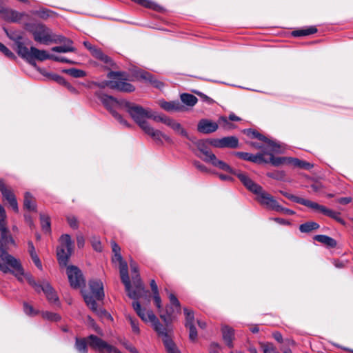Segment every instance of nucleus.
<instances>
[{
  "label": "nucleus",
  "instance_id": "obj_1",
  "mask_svg": "<svg viewBox=\"0 0 353 353\" xmlns=\"http://www.w3.org/2000/svg\"><path fill=\"white\" fill-rule=\"evenodd\" d=\"M123 108L130 115L134 122L144 131L145 134L151 137L155 141L163 143L162 139L168 143L172 142L170 137L159 130H156L149 125L145 119L152 117V112L149 108H144L141 105L128 101L121 102Z\"/></svg>",
  "mask_w": 353,
  "mask_h": 353
},
{
  "label": "nucleus",
  "instance_id": "obj_2",
  "mask_svg": "<svg viewBox=\"0 0 353 353\" xmlns=\"http://www.w3.org/2000/svg\"><path fill=\"white\" fill-rule=\"evenodd\" d=\"M10 245H16L8 227L0 228V270L4 273L11 271L21 280L23 270L20 261L7 252Z\"/></svg>",
  "mask_w": 353,
  "mask_h": 353
},
{
  "label": "nucleus",
  "instance_id": "obj_3",
  "mask_svg": "<svg viewBox=\"0 0 353 353\" xmlns=\"http://www.w3.org/2000/svg\"><path fill=\"white\" fill-rule=\"evenodd\" d=\"M237 177L248 190L257 195V201L262 205L272 210H275L278 208L279 203L274 198L264 191L261 185L254 183L247 174L239 173Z\"/></svg>",
  "mask_w": 353,
  "mask_h": 353
},
{
  "label": "nucleus",
  "instance_id": "obj_4",
  "mask_svg": "<svg viewBox=\"0 0 353 353\" xmlns=\"http://www.w3.org/2000/svg\"><path fill=\"white\" fill-rule=\"evenodd\" d=\"M89 288L92 294H85L84 300L87 305L94 312L99 315L104 314H107L105 311L98 309L97 300H102L104 297L103 285L101 280L93 279L89 282Z\"/></svg>",
  "mask_w": 353,
  "mask_h": 353
},
{
  "label": "nucleus",
  "instance_id": "obj_5",
  "mask_svg": "<svg viewBox=\"0 0 353 353\" xmlns=\"http://www.w3.org/2000/svg\"><path fill=\"white\" fill-rule=\"evenodd\" d=\"M35 41L42 44L59 43L64 39L62 36L53 34L52 31L43 24H37L32 29Z\"/></svg>",
  "mask_w": 353,
  "mask_h": 353
},
{
  "label": "nucleus",
  "instance_id": "obj_6",
  "mask_svg": "<svg viewBox=\"0 0 353 353\" xmlns=\"http://www.w3.org/2000/svg\"><path fill=\"white\" fill-rule=\"evenodd\" d=\"M108 77L111 80L107 81L105 85L111 89L124 92H132L135 90L134 85L126 82L128 78L125 73L111 71L108 73Z\"/></svg>",
  "mask_w": 353,
  "mask_h": 353
},
{
  "label": "nucleus",
  "instance_id": "obj_7",
  "mask_svg": "<svg viewBox=\"0 0 353 353\" xmlns=\"http://www.w3.org/2000/svg\"><path fill=\"white\" fill-rule=\"evenodd\" d=\"M96 95L103 103V105L105 107V108L109 110L112 114V112H116L114 110L115 107L119 106L121 108H123V105L121 104V102L126 101L125 99L119 100L112 96H109L102 92H97Z\"/></svg>",
  "mask_w": 353,
  "mask_h": 353
},
{
  "label": "nucleus",
  "instance_id": "obj_8",
  "mask_svg": "<svg viewBox=\"0 0 353 353\" xmlns=\"http://www.w3.org/2000/svg\"><path fill=\"white\" fill-rule=\"evenodd\" d=\"M130 267L132 274V282L134 287V290L132 288V292H135L137 297L134 299H138L144 294V287L141 282L137 264L134 262H131Z\"/></svg>",
  "mask_w": 353,
  "mask_h": 353
},
{
  "label": "nucleus",
  "instance_id": "obj_9",
  "mask_svg": "<svg viewBox=\"0 0 353 353\" xmlns=\"http://www.w3.org/2000/svg\"><path fill=\"white\" fill-rule=\"evenodd\" d=\"M119 263V272L121 275V279L125 285V291L131 299H135L137 295L135 292H132V285L128 276V264L123 260Z\"/></svg>",
  "mask_w": 353,
  "mask_h": 353
},
{
  "label": "nucleus",
  "instance_id": "obj_10",
  "mask_svg": "<svg viewBox=\"0 0 353 353\" xmlns=\"http://www.w3.org/2000/svg\"><path fill=\"white\" fill-rule=\"evenodd\" d=\"M148 317L150 319V323H152L154 330L157 332L159 336L162 337L163 341H164V339L171 337L170 330L168 325L165 324V325H163L160 323L153 312H150Z\"/></svg>",
  "mask_w": 353,
  "mask_h": 353
},
{
  "label": "nucleus",
  "instance_id": "obj_11",
  "mask_svg": "<svg viewBox=\"0 0 353 353\" xmlns=\"http://www.w3.org/2000/svg\"><path fill=\"white\" fill-rule=\"evenodd\" d=\"M83 46L90 52L92 57H94L95 59L101 61L108 65L112 66L113 65V61L111 58L104 54L100 48L92 46L88 41H84Z\"/></svg>",
  "mask_w": 353,
  "mask_h": 353
},
{
  "label": "nucleus",
  "instance_id": "obj_12",
  "mask_svg": "<svg viewBox=\"0 0 353 353\" xmlns=\"http://www.w3.org/2000/svg\"><path fill=\"white\" fill-rule=\"evenodd\" d=\"M67 274L70 285L74 288H78L83 283V279L80 270L74 265L68 266Z\"/></svg>",
  "mask_w": 353,
  "mask_h": 353
},
{
  "label": "nucleus",
  "instance_id": "obj_13",
  "mask_svg": "<svg viewBox=\"0 0 353 353\" xmlns=\"http://www.w3.org/2000/svg\"><path fill=\"white\" fill-rule=\"evenodd\" d=\"M134 76L137 79H141L145 82L150 83L152 86L161 89L163 86V83L157 79L152 74L148 72L138 70L134 73Z\"/></svg>",
  "mask_w": 353,
  "mask_h": 353
},
{
  "label": "nucleus",
  "instance_id": "obj_14",
  "mask_svg": "<svg viewBox=\"0 0 353 353\" xmlns=\"http://www.w3.org/2000/svg\"><path fill=\"white\" fill-rule=\"evenodd\" d=\"M310 208L316 211L320 212L324 215H326L330 218H332L333 219L336 220L337 222L341 223L342 225L345 224L344 220L340 217V213L338 212H335L334 210L328 209L324 205H319V203L315 202H312Z\"/></svg>",
  "mask_w": 353,
  "mask_h": 353
},
{
  "label": "nucleus",
  "instance_id": "obj_15",
  "mask_svg": "<svg viewBox=\"0 0 353 353\" xmlns=\"http://www.w3.org/2000/svg\"><path fill=\"white\" fill-rule=\"evenodd\" d=\"M218 129V123L207 119H201L197 125V130L203 134H210Z\"/></svg>",
  "mask_w": 353,
  "mask_h": 353
},
{
  "label": "nucleus",
  "instance_id": "obj_16",
  "mask_svg": "<svg viewBox=\"0 0 353 353\" xmlns=\"http://www.w3.org/2000/svg\"><path fill=\"white\" fill-rule=\"evenodd\" d=\"M248 135L251 137L252 138H256L260 141L265 142L267 145V148L270 151L274 152H277L279 151V146L278 145L277 143L268 139L265 136L259 133L258 132L250 130L248 131Z\"/></svg>",
  "mask_w": 353,
  "mask_h": 353
},
{
  "label": "nucleus",
  "instance_id": "obj_17",
  "mask_svg": "<svg viewBox=\"0 0 353 353\" xmlns=\"http://www.w3.org/2000/svg\"><path fill=\"white\" fill-rule=\"evenodd\" d=\"M235 155L241 159L249 161L253 163H261L268 162L266 159L264 157L263 153H259L256 155H253L248 152H235Z\"/></svg>",
  "mask_w": 353,
  "mask_h": 353
},
{
  "label": "nucleus",
  "instance_id": "obj_18",
  "mask_svg": "<svg viewBox=\"0 0 353 353\" xmlns=\"http://www.w3.org/2000/svg\"><path fill=\"white\" fill-rule=\"evenodd\" d=\"M195 144L201 153L203 154V157L200 154H197V156L204 161L208 162L210 159H211V155L214 154L209 149L207 141L199 140L195 142Z\"/></svg>",
  "mask_w": 353,
  "mask_h": 353
},
{
  "label": "nucleus",
  "instance_id": "obj_19",
  "mask_svg": "<svg viewBox=\"0 0 353 353\" xmlns=\"http://www.w3.org/2000/svg\"><path fill=\"white\" fill-rule=\"evenodd\" d=\"M223 340L225 345L232 348L234 347L233 341L234 340V330L228 325H223L221 327Z\"/></svg>",
  "mask_w": 353,
  "mask_h": 353
},
{
  "label": "nucleus",
  "instance_id": "obj_20",
  "mask_svg": "<svg viewBox=\"0 0 353 353\" xmlns=\"http://www.w3.org/2000/svg\"><path fill=\"white\" fill-rule=\"evenodd\" d=\"M46 296L48 301L50 303L57 305L59 303V298L56 292L48 283H43L41 286V290Z\"/></svg>",
  "mask_w": 353,
  "mask_h": 353
},
{
  "label": "nucleus",
  "instance_id": "obj_21",
  "mask_svg": "<svg viewBox=\"0 0 353 353\" xmlns=\"http://www.w3.org/2000/svg\"><path fill=\"white\" fill-rule=\"evenodd\" d=\"M208 163H212L214 166L217 167L224 171H227L230 173L234 174L237 176L239 173H241V172H236L232 168H230L229 165L225 163V162L219 160L215 154L211 155V159H210Z\"/></svg>",
  "mask_w": 353,
  "mask_h": 353
},
{
  "label": "nucleus",
  "instance_id": "obj_22",
  "mask_svg": "<svg viewBox=\"0 0 353 353\" xmlns=\"http://www.w3.org/2000/svg\"><path fill=\"white\" fill-rule=\"evenodd\" d=\"M88 345L91 348L100 352L104 350V345H105V341L93 334L88 336Z\"/></svg>",
  "mask_w": 353,
  "mask_h": 353
},
{
  "label": "nucleus",
  "instance_id": "obj_23",
  "mask_svg": "<svg viewBox=\"0 0 353 353\" xmlns=\"http://www.w3.org/2000/svg\"><path fill=\"white\" fill-rule=\"evenodd\" d=\"M72 250H67L63 246H59L57 250V259L60 265L65 266Z\"/></svg>",
  "mask_w": 353,
  "mask_h": 353
},
{
  "label": "nucleus",
  "instance_id": "obj_24",
  "mask_svg": "<svg viewBox=\"0 0 353 353\" xmlns=\"http://www.w3.org/2000/svg\"><path fill=\"white\" fill-rule=\"evenodd\" d=\"M3 195V197L4 199H6L8 203L10 204V207L12 208V210L18 212L19 208H18V203L17 201V199L11 189H8L6 190H4L3 193H1Z\"/></svg>",
  "mask_w": 353,
  "mask_h": 353
},
{
  "label": "nucleus",
  "instance_id": "obj_25",
  "mask_svg": "<svg viewBox=\"0 0 353 353\" xmlns=\"http://www.w3.org/2000/svg\"><path fill=\"white\" fill-rule=\"evenodd\" d=\"M132 307L137 315L142 319V321L144 322H150L148 314L150 312H153L152 310H146L145 309H142L139 301H134L132 303Z\"/></svg>",
  "mask_w": 353,
  "mask_h": 353
},
{
  "label": "nucleus",
  "instance_id": "obj_26",
  "mask_svg": "<svg viewBox=\"0 0 353 353\" xmlns=\"http://www.w3.org/2000/svg\"><path fill=\"white\" fill-rule=\"evenodd\" d=\"M31 59H36L43 61L46 59H52V55L48 53L43 50H39L34 47H31Z\"/></svg>",
  "mask_w": 353,
  "mask_h": 353
},
{
  "label": "nucleus",
  "instance_id": "obj_27",
  "mask_svg": "<svg viewBox=\"0 0 353 353\" xmlns=\"http://www.w3.org/2000/svg\"><path fill=\"white\" fill-rule=\"evenodd\" d=\"M168 126L171 128L176 133L186 137L187 139H190L192 141H194V139L188 135V132L182 127V125L179 123L174 121V119H170L169 123H168Z\"/></svg>",
  "mask_w": 353,
  "mask_h": 353
},
{
  "label": "nucleus",
  "instance_id": "obj_28",
  "mask_svg": "<svg viewBox=\"0 0 353 353\" xmlns=\"http://www.w3.org/2000/svg\"><path fill=\"white\" fill-rule=\"evenodd\" d=\"M62 42H64L63 46L53 47L52 48V51L63 53L75 51V48L72 46V41L70 39H68L64 37L61 43Z\"/></svg>",
  "mask_w": 353,
  "mask_h": 353
},
{
  "label": "nucleus",
  "instance_id": "obj_29",
  "mask_svg": "<svg viewBox=\"0 0 353 353\" xmlns=\"http://www.w3.org/2000/svg\"><path fill=\"white\" fill-rule=\"evenodd\" d=\"M281 193L286 198L289 199L290 200L295 202V203H299V204H301V205H303L307 208H310L311 207L312 204V201L310 200H308V199H303L302 197H299V196H294L293 194H291L290 193H288V192H283V191H281Z\"/></svg>",
  "mask_w": 353,
  "mask_h": 353
},
{
  "label": "nucleus",
  "instance_id": "obj_30",
  "mask_svg": "<svg viewBox=\"0 0 353 353\" xmlns=\"http://www.w3.org/2000/svg\"><path fill=\"white\" fill-rule=\"evenodd\" d=\"M160 106L165 110L170 111H181L183 107L179 103L174 101H159Z\"/></svg>",
  "mask_w": 353,
  "mask_h": 353
},
{
  "label": "nucleus",
  "instance_id": "obj_31",
  "mask_svg": "<svg viewBox=\"0 0 353 353\" xmlns=\"http://www.w3.org/2000/svg\"><path fill=\"white\" fill-rule=\"evenodd\" d=\"M88 339L86 338H78L75 339V348L79 353H88Z\"/></svg>",
  "mask_w": 353,
  "mask_h": 353
},
{
  "label": "nucleus",
  "instance_id": "obj_32",
  "mask_svg": "<svg viewBox=\"0 0 353 353\" xmlns=\"http://www.w3.org/2000/svg\"><path fill=\"white\" fill-rule=\"evenodd\" d=\"M23 206L29 211L36 210L35 199L29 192H26L24 195Z\"/></svg>",
  "mask_w": 353,
  "mask_h": 353
},
{
  "label": "nucleus",
  "instance_id": "obj_33",
  "mask_svg": "<svg viewBox=\"0 0 353 353\" xmlns=\"http://www.w3.org/2000/svg\"><path fill=\"white\" fill-rule=\"evenodd\" d=\"M267 163H270L274 166H280L284 164L290 163V158L288 157H275L272 154H270V157L266 159Z\"/></svg>",
  "mask_w": 353,
  "mask_h": 353
},
{
  "label": "nucleus",
  "instance_id": "obj_34",
  "mask_svg": "<svg viewBox=\"0 0 353 353\" xmlns=\"http://www.w3.org/2000/svg\"><path fill=\"white\" fill-rule=\"evenodd\" d=\"M314 239L331 248L336 246V240L326 235H316Z\"/></svg>",
  "mask_w": 353,
  "mask_h": 353
},
{
  "label": "nucleus",
  "instance_id": "obj_35",
  "mask_svg": "<svg viewBox=\"0 0 353 353\" xmlns=\"http://www.w3.org/2000/svg\"><path fill=\"white\" fill-rule=\"evenodd\" d=\"M17 52L19 56L26 59H31V48L28 49L23 43L19 41H17Z\"/></svg>",
  "mask_w": 353,
  "mask_h": 353
},
{
  "label": "nucleus",
  "instance_id": "obj_36",
  "mask_svg": "<svg viewBox=\"0 0 353 353\" xmlns=\"http://www.w3.org/2000/svg\"><path fill=\"white\" fill-rule=\"evenodd\" d=\"M222 148H236L239 141L235 137H227L221 139Z\"/></svg>",
  "mask_w": 353,
  "mask_h": 353
},
{
  "label": "nucleus",
  "instance_id": "obj_37",
  "mask_svg": "<svg viewBox=\"0 0 353 353\" xmlns=\"http://www.w3.org/2000/svg\"><path fill=\"white\" fill-rule=\"evenodd\" d=\"M317 32V28L314 26H310L304 29H300L294 30L292 34L294 37H303L307 36L312 34H314Z\"/></svg>",
  "mask_w": 353,
  "mask_h": 353
},
{
  "label": "nucleus",
  "instance_id": "obj_38",
  "mask_svg": "<svg viewBox=\"0 0 353 353\" xmlns=\"http://www.w3.org/2000/svg\"><path fill=\"white\" fill-rule=\"evenodd\" d=\"M319 228V225L314 221H308L300 225L299 230L303 233H308L313 230H316Z\"/></svg>",
  "mask_w": 353,
  "mask_h": 353
},
{
  "label": "nucleus",
  "instance_id": "obj_39",
  "mask_svg": "<svg viewBox=\"0 0 353 353\" xmlns=\"http://www.w3.org/2000/svg\"><path fill=\"white\" fill-rule=\"evenodd\" d=\"M290 164H292L295 167H298V168H300L302 169L310 170L312 168H313L312 164H311L307 161H301L299 159L290 158Z\"/></svg>",
  "mask_w": 353,
  "mask_h": 353
},
{
  "label": "nucleus",
  "instance_id": "obj_40",
  "mask_svg": "<svg viewBox=\"0 0 353 353\" xmlns=\"http://www.w3.org/2000/svg\"><path fill=\"white\" fill-rule=\"evenodd\" d=\"M163 341L168 353H181L178 350L174 343L172 341L171 337L164 339V341Z\"/></svg>",
  "mask_w": 353,
  "mask_h": 353
},
{
  "label": "nucleus",
  "instance_id": "obj_41",
  "mask_svg": "<svg viewBox=\"0 0 353 353\" xmlns=\"http://www.w3.org/2000/svg\"><path fill=\"white\" fill-rule=\"evenodd\" d=\"M163 341L168 353H181L178 350L174 343L172 341L171 337L164 339V341Z\"/></svg>",
  "mask_w": 353,
  "mask_h": 353
},
{
  "label": "nucleus",
  "instance_id": "obj_42",
  "mask_svg": "<svg viewBox=\"0 0 353 353\" xmlns=\"http://www.w3.org/2000/svg\"><path fill=\"white\" fill-rule=\"evenodd\" d=\"M181 100L183 103L189 106H193L197 102V98L190 94H182L181 95Z\"/></svg>",
  "mask_w": 353,
  "mask_h": 353
},
{
  "label": "nucleus",
  "instance_id": "obj_43",
  "mask_svg": "<svg viewBox=\"0 0 353 353\" xmlns=\"http://www.w3.org/2000/svg\"><path fill=\"white\" fill-rule=\"evenodd\" d=\"M263 353H279L276 347L272 343H259Z\"/></svg>",
  "mask_w": 353,
  "mask_h": 353
},
{
  "label": "nucleus",
  "instance_id": "obj_44",
  "mask_svg": "<svg viewBox=\"0 0 353 353\" xmlns=\"http://www.w3.org/2000/svg\"><path fill=\"white\" fill-rule=\"evenodd\" d=\"M61 245L65 248L67 250H72V242L70 236L68 234H63L60 239Z\"/></svg>",
  "mask_w": 353,
  "mask_h": 353
},
{
  "label": "nucleus",
  "instance_id": "obj_45",
  "mask_svg": "<svg viewBox=\"0 0 353 353\" xmlns=\"http://www.w3.org/2000/svg\"><path fill=\"white\" fill-rule=\"evenodd\" d=\"M64 72L74 78H81L85 76V72L83 70L76 68L65 70Z\"/></svg>",
  "mask_w": 353,
  "mask_h": 353
},
{
  "label": "nucleus",
  "instance_id": "obj_46",
  "mask_svg": "<svg viewBox=\"0 0 353 353\" xmlns=\"http://www.w3.org/2000/svg\"><path fill=\"white\" fill-rule=\"evenodd\" d=\"M183 311H184V314L185 315V326H188L190 325H194V316L193 312L188 308H184Z\"/></svg>",
  "mask_w": 353,
  "mask_h": 353
},
{
  "label": "nucleus",
  "instance_id": "obj_47",
  "mask_svg": "<svg viewBox=\"0 0 353 353\" xmlns=\"http://www.w3.org/2000/svg\"><path fill=\"white\" fill-rule=\"evenodd\" d=\"M40 219L42 229L46 232H49L50 229V218L45 214H41Z\"/></svg>",
  "mask_w": 353,
  "mask_h": 353
},
{
  "label": "nucleus",
  "instance_id": "obj_48",
  "mask_svg": "<svg viewBox=\"0 0 353 353\" xmlns=\"http://www.w3.org/2000/svg\"><path fill=\"white\" fill-rule=\"evenodd\" d=\"M218 125L219 124L225 130H230L234 128V124L231 123L225 117H221L218 121Z\"/></svg>",
  "mask_w": 353,
  "mask_h": 353
},
{
  "label": "nucleus",
  "instance_id": "obj_49",
  "mask_svg": "<svg viewBox=\"0 0 353 353\" xmlns=\"http://www.w3.org/2000/svg\"><path fill=\"white\" fill-rule=\"evenodd\" d=\"M42 316L43 318L51 321H58L61 319L60 316L57 313L50 312H43L42 313Z\"/></svg>",
  "mask_w": 353,
  "mask_h": 353
},
{
  "label": "nucleus",
  "instance_id": "obj_50",
  "mask_svg": "<svg viewBox=\"0 0 353 353\" xmlns=\"http://www.w3.org/2000/svg\"><path fill=\"white\" fill-rule=\"evenodd\" d=\"M187 329L189 330V339L192 342H195L197 339V331L194 325H190L188 326H185Z\"/></svg>",
  "mask_w": 353,
  "mask_h": 353
},
{
  "label": "nucleus",
  "instance_id": "obj_51",
  "mask_svg": "<svg viewBox=\"0 0 353 353\" xmlns=\"http://www.w3.org/2000/svg\"><path fill=\"white\" fill-rule=\"evenodd\" d=\"M66 219L70 228L72 229H77L79 228V221L76 216L73 215H68L66 216Z\"/></svg>",
  "mask_w": 353,
  "mask_h": 353
},
{
  "label": "nucleus",
  "instance_id": "obj_52",
  "mask_svg": "<svg viewBox=\"0 0 353 353\" xmlns=\"http://www.w3.org/2000/svg\"><path fill=\"white\" fill-rule=\"evenodd\" d=\"M6 212L4 208L0 205V228L7 227Z\"/></svg>",
  "mask_w": 353,
  "mask_h": 353
},
{
  "label": "nucleus",
  "instance_id": "obj_53",
  "mask_svg": "<svg viewBox=\"0 0 353 353\" xmlns=\"http://www.w3.org/2000/svg\"><path fill=\"white\" fill-rule=\"evenodd\" d=\"M0 51L10 59H15V55L3 43H0Z\"/></svg>",
  "mask_w": 353,
  "mask_h": 353
},
{
  "label": "nucleus",
  "instance_id": "obj_54",
  "mask_svg": "<svg viewBox=\"0 0 353 353\" xmlns=\"http://www.w3.org/2000/svg\"><path fill=\"white\" fill-rule=\"evenodd\" d=\"M149 119H152L155 121L162 122L164 124H165L166 125H168V123H169L171 118H169V117H167L165 116H161V115H154V113L152 112V117H149Z\"/></svg>",
  "mask_w": 353,
  "mask_h": 353
},
{
  "label": "nucleus",
  "instance_id": "obj_55",
  "mask_svg": "<svg viewBox=\"0 0 353 353\" xmlns=\"http://www.w3.org/2000/svg\"><path fill=\"white\" fill-rule=\"evenodd\" d=\"M53 14V12L48 9H41L37 11V15L42 19H47Z\"/></svg>",
  "mask_w": 353,
  "mask_h": 353
},
{
  "label": "nucleus",
  "instance_id": "obj_56",
  "mask_svg": "<svg viewBox=\"0 0 353 353\" xmlns=\"http://www.w3.org/2000/svg\"><path fill=\"white\" fill-rule=\"evenodd\" d=\"M27 280L28 283L32 285L36 291L38 292L41 291L42 285L37 284L32 276H28Z\"/></svg>",
  "mask_w": 353,
  "mask_h": 353
},
{
  "label": "nucleus",
  "instance_id": "obj_57",
  "mask_svg": "<svg viewBox=\"0 0 353 353\" xmlns=\"http://www.w3.org/2000/svg\"><path fill=\"white\" fill-rule=\"evenodd\" d=\"M142 6L145 8H152L154 6V3L149 0H131Z\"/></svg>",
  "mask_w": 353,
  "mask_h": 353
},
{
  "label": "nucleus",
  "instance_id": "obj_58",
  "mask_svg": "<svg viewBox=\"0 0 353 353\" xmlns=\"http://www.w3.org/2000/svg\"><path fill=\"white\" fill-rule=\"evenodd\" d=\"M128 319L130 321L132 332L136 334H139L140 330L139 327L138 321L131 317H129Z\"/></svg>",
  "mask_w": 353,
  "mask_h": 353
},
{
  "label": "nucleus",
  "instance_id": "obj_59",
  "mask_svg": "<svg viewBox=\"0 0 353 353\" xmlns=\"http://www.w3.org/2000/svg\"><path fill=\"white\" fill-rule=\"evenodd\" d=\"M168 298L170 299L171 304L176 307L177 309L179 310L181 305L176 296L173 293H168Z\"/></svg>",
  "mask_w": 353,
  "mask_h": 353
},
{
  "label": "nucleus",
  "instance_id": "obj_60",
  "mask_svg": "<svg viewBox=\"0 0 353 353\" xmlns=\"http://www.w3.org/2000/svg\"><path fill=\"white\" fill-rule=\"evenodd\" d=\"M46 76L48 77H50L52 78V79H53L54 81H57L58 83L61 84V85H65L67 83V81H65V79L59 76V75H57V74H47Z\"/></svg>",
  "mask_w": 353,
  "mask_h": 353
},
{
  "label": "nucleus",
  "instance_id": "obj_61",
  "mask_svg": "<svg viewBox=\"0 0 353 353\" xmlns=\"http://www.w3.org/2000/svg\"><path fill=\"white\" fill-rule=\"evenodd\" d=\"M23 309L24 312L26 314L28 315H34L37 314V312L34 311L33 307L30 305H29L28 303H23Z\"/></svg>",
  "mask_w": 353,
  "mask_h": 353
},
{
  "label": "nucleus",
  "instance_id": "obj_62",
  "mask_svg": "<svg viewBox=\"0 0 353 353\" xmlns=\"http://www.w3.org/2000/svg\"><path fill=\"white\" fill-rule=\"evenodd\" d=\"M30 257L34 265L40 270H42V264L37 253L30 254Z\"/></svg>",
  "mask_w": 353,
  "mask_h": 353
},
{
  "label": "nucleus",
  "instance_id": "obj_63",
  "mask_svg": "<svg viewBox=\"0 0 353 353\" xmlns=\"http://www.w3.org/2000/svg\"><path fill=\"white\" fill-rule=\"evenodd\" d=\"M275 211L281 212L285 214L288 215H293L294 214V212L292 210H290L288 208H285L282 207L281 205L278 204V208H276Z\"/></svg>",
  "mask_w": 353,
  "mask_h": 353
},
{
  "label": "nucleus",
  "instance_id": "obj_64",
  "mask_svg": "<svg viewBox=\"0 0 353 353\" xmlns=\"http://www.w3.org/2000/svg\"><path fill=\"white\" fill-rule=\"evenodd\" d=\"M221 350L220 345L216 343H211L210 346V353H219Z\"/></svg>",
  "mask_w": 353,
  "mask_h": 353
}]
</instances>
